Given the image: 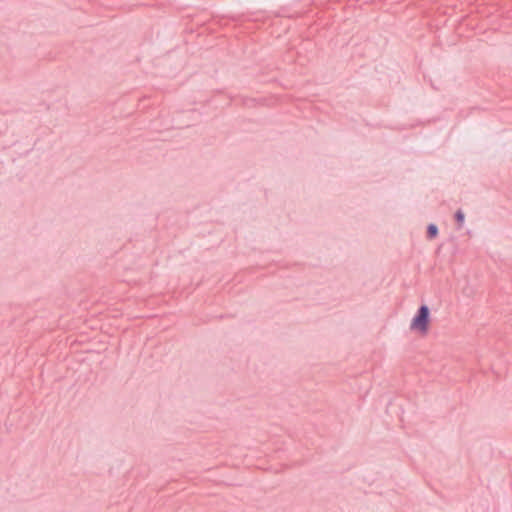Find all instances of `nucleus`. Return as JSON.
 <instances>
[{
  "instance_id": "nucleus-1",
  "label": "nucleus",
  "mask_w": 512,
  "mask_h": 512,
  "mask_svg": "<svg viewBox=\"0 0 512 512\" xmlns=\"http://www.w3.org/2000/svg\"><path fill=\"white\" fill-rule=\"evenodd\" d=\"M429 315L430 311L428 306L422 305L417 311V314L411 321L410 329L422 334H426L429 328Z\"/></svg>"
},
{
  "instance_id": "nucleus-2",
  "label": "nucleus",
  "mask_w": 512,
  "mask_h": 512,
  "mask_svg": "<svg viewBox=\"0 0 512 512\" xmlns=\"http://www.w3.org/2000/svg\"><path fill=\"white\" fill-rule=\"evenodd\" d=\"M438 234V228L434 224H430L427 229V236L429 238H435Z\"/></svg>"
},
{
  "instance_id": "nucleus-3",
  "label": "nucleus",
  "mask_w": 512,
  "mask_h": 512,
  "mask_svg": "<svg viewBox=\"0 0 512 512\" xmlns=\"http://www.w3.org/2000/svg\"><path fill=\"white\" fill-rule=\"evenodd\" d=\"M455 219L459 224V227H461L464 223L465 215L462 210H457L455 213Z\"/></svg>"
}]
</instances>
